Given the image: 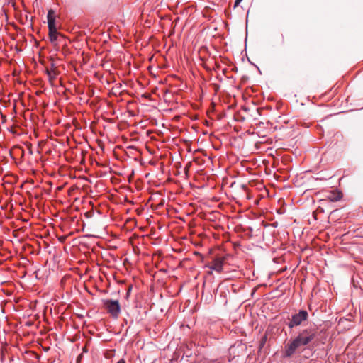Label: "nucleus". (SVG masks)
<instances>
[{
  "label": "nucleus",
  "instance_id": "obj_1",
  "mask_svg": "<svg viewBox=\"0 0 363 363\" xmlns=\"http://www.w3.org/2000/svg\"><path fill=\"white\" fill-rule=\"evenodd\" d=\"M315 331L312 328L303 330L296 337L285 346L284 356L291 357L298 348L308 345L315 337Z\"/></svg>",
  "mask_w": 363,
  "mask_h": 363
},
{
  "label": "nucleus",
  "instance_id": "obj_2",
  "mask_svg": "<svg viewBox=\"0 0 363 363\" xmlns=\"http://www.w3.org/2000/svg\"><path fill=\"white\" fill-rule=\"evenodd\" d=\"M48 26L49 30V38L52 42L57 40L58 33L55 23V12L52 10H49L48 13Z\"/></svg>",
  "mask_w": 363,
  "mask_h": 363
},
{
  "label": "nucleus",
  "instance_id": "obj_3",
  "mask_svg": "<svg viewBox=\"0 0 363 363\" xmlns=\"http://www.w3.org/2000/svg\"><path fill=\"white\" fill-rule=\"evenodd\" d=\"M308 316V314L306 311H299L298 313L291 316V319L289 323V327L292 328L294 327L300 325L303 321L307 320Z\"/></svg>",
  "mask_w": 363,
  "mask_h": 363
},
{
  "label": "nucleus",
  "instance_id": "obj_4",
  "mask_svg": "<svg viewBox=\"0 0 363 363\" xmlns=\"http://www.w3.org/2000/svg\"><path fill=\"white\" fill-rule=\"evenodd\" d=\"M104 306L107 311L114 318H117L121 313V306L118 301L106 300Z\"/></svg>",
  "mask_w": 363,
  "mask_h": 363
},
{
  "label": "nucleus",
  "instance_id": "obj_5",
  "mask_svg": "<svg viewBox=\"0 0 363 363\" xmlns=\"http://www.w3.org/2000/svg\"><path fill=\"white\" fill-rule=\"evenodd\" d=\"M224 262V257H218L213 260L211 264H208L206 267L216 272L220 273L223 269Z\"/></svg>",
  "mask_w": 363,
  "mask_h": 363
},
{
  "label": "nucleus",
  "instance_id": "obj_6",
  "mask_svg": "<svg viewBox=\"0 0 363 363\" xmlns=\"http://www.w3.org/2000/svg\"><path fill=\"white\" fill-rule=\"evenodd\" d=\"M342 197V194L340 191H332L328 196V199L331 201H340Z\"/></svg>",
  "mask_w": 363,
  "mask_h": 363
},
{
  "label": "nucleus",
  "instance_id": "obj_7",
  "mask_svg": "<svg viewBox=\"0 0 363 363\" xmlns=\"http://www.w3.org/2000/svg\"><path fill=\"white\" fill-rule=\"evenodd\" d=\"M242 0H235L234 7H237Z\"/></svg>",
  "mask_w": 363,
  "mask_h": 363
},
{
  "label": "nucleus",
  "instance_id": "obj_8",
  "mask_svg": "<svg viewBox=\"0 0 363 363\" xmlns=\"http://www.w3.org/2000/svg\"><path fill=\"white\" fill-rule=\"evenodd\" d=\"M116 363H126L125 359H121L119 361H118Z\"/></svg>",
  "mask_w": 363,
  "mask_h": 363
}]
</instances>
